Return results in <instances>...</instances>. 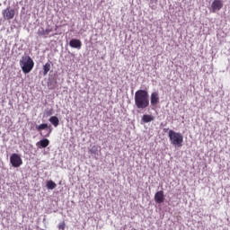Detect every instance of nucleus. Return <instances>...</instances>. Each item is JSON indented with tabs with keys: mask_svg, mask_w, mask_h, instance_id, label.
Returning a JSON list of instances; mask_svg holds the SVG:
<instances>
[{
	"mask_svg": "<svg viewBox=\"0 0 230 230\" xmlns=\"http://www.w3.org/2000/svg\"><path fill=\"white\" fill-rule=\"evenodd\" d=\"M135 105L137 109L144 111L150 105V99L146 90H137L135 93Z\"/></svg>",
	"mask_w": 230,
	"mask_h": 230,
	"instance_id": "f257e3e1",
	"label": "nucleus"
},
{
	"mask_svg": "<svg viewBox=\"0 0 230 230\" xmlns=\"http://www.w3.org/2000/svg\"><path fill=\"white\" fill-rule=\"evenodd\" d=\"M168 136L171 141V145L178 147L182 146V142L184 141V137L182 136V134L175 132L173 129H170Z\"/></svg>",
	"mask_w": 230,
	"mask_h": 230,
	"instance_id": "f03ea898",
	"label": "nucleus"
},
{
	"mask_svg": "<svg viewBox=\"0 0 230 230\" xmlns=\"http://www.w3.org/2000/svg\"><path fill=\"white\" fill-rule=\"evenodd\" d=\"M20 65L22 66V72L27 75V73H30L31 69H33V66H35V63L33 62V59L30 56L22 57V60H20Z\"/></svg>",
	"mask_w": 230,
	"mask_h": 230,
	"instance_id": "7ed1b4c3",
	"label": "nucleus"
},
{
	"mask_svg": "<svg viewBox=\"0 0 230 230\" xmlns=\"http://www.w3.org/2000/svg\"><path fill=\"white\" fill-rule=\"evenodd\" d=\"M2 15L5 21H12L15 17V9L8 6L6 9L2 11Z\"/></svg>",
	"mask_w": 230,
	"mask_h": 230,
	"instance_id": "20e7f679",
	"label": "nucleus"
},
{
	"mask_svg": "<svg viewBox=\"0 0 230 230\" xmlns=\"http://www.w3.org/2000/svg\"><path fill=\"white\" fill-rule=\"evenodd\" d=\"M10 163L13 168H19L22 164V158L19 154H13L10 156Z\"/></svg>",
	"mask_w": 230,
	"mask_h": 230,
	"instance_id": "39448f33",
	"label": "nucleus"
},
{
	"mask_svg": "<svg viewBox=\"0 0 230 230\" xmlns=\"http://www.w3.org/2000/svg\"><path fill=\"white\" fill-rule=\"evenodd\" d=\"M36 130H38V132H42V130H46L47 134L45 135V137H49L51 132L53 131V128H51V125L49 126L48 124L43 123L36 126Z\"/></svg>",
	"mask_w": 230,
	"mask_h": 230,
	"instance_id": "423d86ee",
	"label": "nucleus"
},
{
	"mask_svg": "<svg viewBox=\"0 0 230 230\" xmlns=\"http://www.w3.org/2000/svg\"><path fill=\"white\" fill-rule=\"evenodd\" d=\"M224 0H214L211 4V12L213 13L220 12L224 8Z\"/></svg>",
	"mask_w": 230,
	"mask_h": 230,
	"instance_id": "0eeeda50",
	"label": "nucleus"
},
{
	"mask_svg": "<svg viewBox=\"0 0 230 230\" xmlns=\"http://www.w3.org/2000/svg\"><path fill=\"white\" fill-rule=\"evenodd\" d=\"M51 31H53V28H51L49 26L46 29L41 27L38 30V35H39V37H45V39H46L48 37V35L49 33H51Z\"/></svg>",
	"mask_w": 230,
	"mask_h": 230,
	"instance_id": "6e6552de",
	"label": "nucleus"
},
{
	"mask_svg": "<svg viewBox=\"0 0 230 230\" xmlns=\"http://www.w3.org/2000/svg\"><path fill=\"white\" fill-rule=\"evenodd\" d=\"M155 202L156 204H163L164 202V191L159 190L155 194Z\"/></svg>",
	"mask_w": 230,
	"mask_h": 230,
	"instance_id": "1a4fd4ad",
	"label": "nucleus"
},
{
	"mask_svg": "<svg viewBox=\"0 0 230 230\" xmlns=\"http://www.w3.org/2000/svg\"><path fill=\"white\" fill-rule=\"evenodd\" d=\"M70 48H74L75 49H82V40L77 39H72L69 41Z\"/></svg>",
	"mask_w": 230,
	"mask_h": 230,
	"instance_id": "9d476101",
	"label": "nucleus"
},
{
	"mask_svg": "<svg viewBox=\"0 0 230 230\" xmlns=\"http://www.w3.org/2000/svg\"><path fill=\"white\" fill-rule=\"evenodd\" d=\"M36 146L39 148H46V147L49 146V139H48V138L41 139L36 143Z\"/></svg>",
	"mask_w": 230,
	"mask_h": 230,
	"instance_id": "9b49d317",
	"label": "nucleus"
},
{
	"mask_svg": "<svg viewBox=\"0 0 230 230\" xmlns=\"http://www.w3.org/2000/svg\"><path fill=\"white\" fill-rule=\"evenodd\" d=\"M159 103V93L154 92L151 93V105H157Z\"/></svg>",
	"mask_w": 230,
	"mask_h": 230,
	"instance_id": "f8f14e48",
	"label": "nucleus"
},
{
	"mask_svg": "<svg viewBox=\"0 0 230 230\" xmlns=\"http://www.w3.org/2000/svg\"><path fill=\"white\" fill-rule=\"evenodd\" d=\"M155 118L152 115L145 114L142 116L141 121L142 123H150L151 121H154Z\"/></svg>",
	"mask_w": 230,
	"mask_h": 230,
	"instance_id": "ddd939ff",
	"label": "nucleus"
},
{
	"mask_svg": "<svg viewBox=\"0 0 230 230\" xmlns=\"http://www.w3.org/2000/svg\"><path fill=\"white\" fill-rule=\"evenodd\" d=\"M49 121L51 122V124L55 127L60 124V120H58V117L57 116H52L49 118Z\"/></svg>",
	"mask_w": 230,
	"mask_h": 230,
	"instance_id": "4468645a",
	"label": "nucleus"
},
{
	"mask_svg": "<svg viewBox=\"0 0 230 230\" xmlns=\"http://www.w3.org/2000/svg\"><path fill=\"white\" fill-rule=\"evenodd\" d=\"M51 69V63L48 62L43 66V75L46 76L49 70Z\"/></svg>",
	"mask_w": 230,
	"mask_h": 230,
	"instance_id": "2eb2a0df",
	"label": "nucleus"
},
{
	"mask_svg": "<svg viewBox=\"0 0 230 230\" xmlns=\"http://www.w3.org/2000/svg\"><path fill=\"white\" fill-rule=\"evenodd\" d=\"M47 188L48 190H55L57 188V183L53 181L52 180L47 181Z\"/></svg>",
	"mask_w": 230,
	"mask_h": 230,
	"instance_id": "dca6fc26",
	"label": "nucleus"
},
{
	"mask_svg": "<svg viewBox=\"0 0 230 230\" xmlns=\"http://www.w3.org/2000/svg\"><path fill=\"white\" fill-rule=\"evenodd\" d=\"M58 229L66 230V222L63 221V222L59 223L58 226Z\"/></svg>",
	"mask_w": 230,
	"mask_h": 230,
	"instance_id": "f3484780",
	"label": "nucleus"
},
{
	"mask_svg": "<svg viewBox=\"0 0 230 230\" xmlns=\"http://www.w3.org/2000/svg\"><path fill=\"white\" fill-rule=\"evenodd\" d=\"M98 152V147L96 146H93L92 148V154H96Z\"/></svg>",
	"mask_w": 230,
	"mask_h": 230,
	"instance_id": "a211bd4d",
	"label": "nucleus"
},
{
	"mask_svg": "<svg viewBox=\"0 0 230 230\" xmlns=\"http://www.w3.org/2000/svg\"><path fill=\"white\" fill-rule=\"evenodd\" d=\"M152 10H155V5L151 6Z\"/></svg>",
	"mask_w": 230,
	"mask_h": 230,
	"instance_id": "6ab92c4d",
	"label": "nucleus"
},
{
	"mask_svg": "<svg viewBox=\"0 0 230 230\" xmlns=\"http://www.w3.org/2000/svg\"><path fill=\"white\" fill-rule=\"evenodd\" d=\"M164 132H168V129L164 128Z\"/></svg>",
	"mask_w": 230,
	"mask_h": 230,
	"instance_id": "aec40b11",
	"label": "nucleus"
},
{
	"mask_svg": "<svg viewBox=\"0 0 230 230\" xmlns=\"http://www.w3.org/2000/svg\"><path fill=\"white\" fill-rule=\"evenodd\" d=\"M151 1H155V3H157V0H151Z\"/></svg>",
	"mask_w": 230,
	"mask_h": 230,
	"instance_id": "412c9836",
	"label": "nucleus"
}]
</instances>
